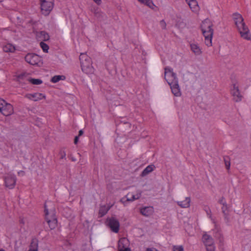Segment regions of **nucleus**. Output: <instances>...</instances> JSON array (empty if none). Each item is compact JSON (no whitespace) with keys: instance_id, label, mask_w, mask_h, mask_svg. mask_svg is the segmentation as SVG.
<instances>
[{"instance_id":"48","label":"nucleus","mask_w":251,"mask_h":251,"mask_svg":"<svg viewBox=\"0 0 251 251\" xmlns=\"http://www.w3.org/2000/svg\"><path fill=\"white\" fill-rule=\"evenodd\" d=\"M140 2H143V0H137Z\"/></svg>"},{"instance_id":"46","label":"nucleus","mask_w":251,"mask_h":251,"mask_svg":"<svg viewBox=\"0 0 251 251\" xmlns=\"http://www.w3.org/2000/svg\"><path fill=\"white\" fill-rule=\"evenodd\" d=\"M83 133V131L82 130H80L78 132V136H81Z\"/></svg>"},{"instance_id":"15","label":"nucleus","mask_w":251,"mask_h":251,"mask_svg":"<svg viewBox=\"0 0 251 251\" xmlns=\"http://www.w3.org/2000/svg\"><path fill=\"white\" fill-rule=\"evenodd\" d=\"M36 38L41 42L47 41L50 39L49 34L45 31H41L36 33Z\"/></svg>"},{"instance_id":"26","label":"nucleus","mask_w":251,"mask_h":251,"mask_svg":"<svg viewBox=\"0 0 251 251\" xmlns=\"http://www.w3.org/2000/svg\"><path fill=\"white\" fill-rule=\"evenodd\" d=\"M4 51L6 52H14L15 50L14 46L11 44H7L3 47Z\"/></svg>"},{"instance_id":"13","label":"nucleus","mask_w":251,"mask_h":251,"mask_svg":"<svg viewBox=\"0 0 251 251\" xmlns=\"http://www.w3.org/2000/svg\"><path fill=\"white\" fill-rule=\"evenodd\" d=\"M15 179L11 175H7L5 178V186L8 189H13L14 187Z\"/></svg>"},{"instance_id":"40","label":"nucleus","mask_w":251,"mask_h":251,"mask_svg":"<svg viewBox=\"0 0 251 251\" xmlns=\"http://www.w3.org/2000/svg\"><path fill=\"white\" fill-rule=\"evenodd\" d=\"M218 202L222 205H224L225 204H226V199L224 197H222L219 200Z\"/></svg>"},{"instance_id":"20","label":"nucleus","mask_w":251,"mask_h":251,"mask_svg":"<svg viewBox=\"0 0 251 251\" xmlns=\"http://www.w3.org/2000/svg\"><path fill=\"white\" fill-rule=\"evenodd\" d=\"M190 48L192 51L196 55L201 54L202 51L198 44H190Z\"/></svg>"},{"instance_id":"36","label":"nucleus","mask_w":251,"mask_h":251,"mask_svg":"<svg viewBox=\"0 0 251 251\" xmlns=\"http://www.w3.org/2000/svg\"><path fill=\"white\" fill-rule=\"evenodd\" d=\"M173 251H184L182 246H174Z\"/></svg>"},{"instance_id":"27","label":"nucleus","mask_w":251,"mask_h":251,"mask_svg":"<svg viewBox=\"0 0 251 251\" xmlns=\"http://www.w3.org/2000/svg\"><path fill=\"white\" fill-rule=\"evenodd\" d=\"M66 79V76L63 75H56L51 77L50 82L52 83H57L59 81L62 80H64Z\"/></svg>"},{"instance_id":"7","label":"nucleus","mask_w":251,"mask_h":251,"mask_svg":"<svg viewBox=\"0 0 251 251\" xmlns=\"http://www.w3.org/2000/svg\"><path fill=\"white\" fill-rule=\"evenodd\" d=\"M14 112L13 106L5 100L0 99V113L5 116H8Z\"/></svg>"},{"instance_id":"34","label":"nucleus","mask_w":251,"mask_h":251,"mask_svg":"<svg viewBox=\"0 0 251 251\" xmlns=\"http://www.w3.org/2000/svg\"><path fill=\"white\" fill-rule=\"evenodd\" d=\"M40 46L44 52H47L48 51L49 47L46 43L44 42H41L40 43Z\"/></svg>"},{"instance_id":"47","label":"nucleus","mask_w":251,"mask_h":251,"mask_svg":"<svg viewBox=\"0 0 251 251\" xmlns=\"http://www.w3.org/2000/svg\"><path fill=\"white\" fill-rule=\"evenodd\" d=\"M70 159H71V160H72V161L75 162V161H76V159H75L74 157H70Z\"/></svg>"},{"instance_id":"37","label":"nucleus","mask_w":251,"mask_h":251,"mask_svg":"<svg viewBox=\"0 0 251 251\" xmlns=\"http://www.w3.org/2000/svg\"><path fill=\"white\" fill-rule=\"evenodd\" d=\"M206 247V251H215V246L214 244L207 246Z\"/></svg>"},{"instance_id":"19","label":"nucleus","mask_w":251,"mask_h":251,"mask_svg":"<svg viewBox=\"0 0 251 251\" xmlns=\"http://www.w3.org/2000/svg\"><path fill=\"white\" fill-rule=\"evenodd\" d=\"M190 197H186L185 200L182 201H178L176 202V203L181 208H188L190 206Z\"/></svg>"},{"instance_id":"11","label":"nucleus","mask_w":251,"mask_h":251,"mask_svg":"<svg viewBox=\"0 0 251 251\" xmlns=\"http://www.w3.org/2000/svg\"><path fill=\"white\" fill-rule=\"evenodd\" d=\"M25 98L29 100L34 101H38L42 99H45L46 96L44 94L41 93H34L33 94H26L25 95Z\"/></svg>"},{"instance_id":"10","label":"nucleus","mask_w":251,"mask_h":251,"mask_svg":"<svg viewBox=\"0 0 251 251\" xmlns=\"http://www.w3.org/2000/svg\"><path fill=\"white\" fill-rule=\"evenodd\" d=\"M129 245L130 242L127 238H120L118 243V251H131Z\"/></svg>"},{"instance_id":"45","label":"nucleus","mask_w":251,"mask_h":251,"mask_svg":"<svg viewBox=\"0 0 251 251\" xmlns=\"http://www.w3.org/2000/svg\"><path fill=\"white\" fill-rule=\"evenodd\" d=\"M146 251H157L155 249L147 248Z\"/></svg>"},{"instance_id":"28","label":"nucleus","mask_w":251,"mask_h":251,"mask_svg":"<svg viewBox=\"0 0 251 251\" xmlns=\"http://www.w3.org/2000/svg\"><path fill=\"white\" fill-rule=\"evenodd\" d=\"M27 80L30 83L33 85H40L43 83L42 80L39 78L29 77Z\"/></svg>"},{"instance_id":"33","label":"nucleus","mask_w":251,"mask_h":251,"mask_svg":"<svg viewBox=\"0 0 251 251\" xmlns=\"http://www.w3.org/2000/svg\"><path fill=\"white\" fill-rule=\"evenodd\" d=\"M25 218H24L23 217H19V224L21 226V229H20V230L22 231V229L23 228V230L25 231Z\"/></svg>"},{"instance_id":"12","label":"nucleus","mask_w":251,"mask_h":251,"mask_svg":"<svg viewBox=\"0 0 251 251\" xmlns=\"http://www.w3.org/2000/svg\"><path fill=\"white\" fill-rule=\"evenodd\" d=\"M231 93L235 102H239L242 100V96L241 95L239 88L236 84H233V89L232 90Z\"/></svg>"},{"instance_id":"31","label":"nucleus","mask_w":251,"mask_h":251,"mask_svg":"<svg viewBox=\"0 0 251 251\" xmlns=\"http://www.w3.org/2000/svg\"><path fill=\"white\" fill-rule=\"evenodd\" d=\"M137 198H136V196L135 195H132L131 197L129 198H127L126 200H125L124 198H122L121 199L120 201L123 203L124 205H126V202L127 201H133L135 200H136Z\"/></svg>"},{"instance_id":"21","label":"nucleus","mask_w":251,"mask_h":251,"mask_svg":"<svg viewBox=\"0 0 251 251\" xmlns=\"http://www.w3.org/2000/svg\"><path fill=\"white\" fill-rule=\"evenodd\" d=\"M155 168V166L153 164H151L147 166L142 172L140 176L142 177L146 176L149 173L152 172Z\"/></svg>"},{"instance_id":"9","label":"nucleus","mask_w":251,"mask_h":251,"mask_svg":"<svg viewBox=\"0 0 251 251\" xmlns=\"http://www.w3.org/2000/svg\"><path fill=\"white\" fill-rule=\"evenodd\" d=\"M105 224L113 232L116 233L119 232L120 223L116 218L114 217L107 218Z\"/></svg>"},{"instance_id":"39","label":"nucleus","mask_w":251,"mask_h":251,"mask_svg":"<svg viewBox=\"0 0 251 251\" xmlns=\"http://www.w3.org/2000/svg\"><path fill=\"white\" fill-rule=\"evenodd\" d=\"M26 24V22H25L23 20H21L19 17H17V24H18L19 25L23 26L24 24Z\"/></svg>"},{"instance_id":"23","label":"nucleus","mask_w":251,"mask_h":251,"mask_svg":"<svg viewBox=\"0 0 251 251\" xmlns=\"http://www.w3.org/2000/svg\"><path fill=\"white\" fill-rule=\"evenodd\" d=\"M28 251H38V241L36 239L31 240Z\"/></svg>"},{"instance_id":"42","label":"nucleus","mask_w":251,"mask_h":251,"mask_svg":"<svg viewBox=\"0 0 251 251\" xmlns=\"http://www.w3.org/2000/svg\"><path fill=\"white\" fill-rule=\"evenodd\" d=\"M142 192L140 191L138 193L136 194V195H135L136 196V198H137V200H138L140 199V198L141 196Z\"/></svg>"},{"instance_id":"22","label":"nucleus","mask_w":251,"mask_h":251,"mask_svg":"<svg viewBox=\"0 0 251 251\" xmlns=\"http://www.w3.org/2000/svg\"><path fill=\"white\" fill-rule=\"evenodd\" d=\"M222 213L224 214L225 219L226 221L227 222H229V207L228 205L225 204L224 205H222V207H221Z\"/></svg>"},{"instance_id":"30","label":"nucleus","mask_w":251,"mask_h":251,"mask_svg":"<svg viewBox=\"0 0 251 251\" xmlns=\"http://www.w3.org/2000/svg\"><path fill=\"white\" fill-rule=\"evenodd\" d=\"M224 161L225 162V166L227 170L230 169V159L229 156H225L224 157Z\"/></svg>"},{"instance_id":"32","label":"nucleus","mask_w":251,"mask_h":251,"mask_svg":"<svg viewBox=\"0 0 251 251\" xmlns=\"http://www.w3.org/2000/svg\"><path fill=\"white\" fill-rule=\"evenodd\" d=\"M203 209L205 211L208 217L212 220V219L213 218L212 217V212L210 207L208 205H204Z\"/></svg>"},{"instance_id":"4","label":"nucleus","mask_w":251,"mask_h":251,"mask_svg":"<svg viewBox=\"0 0 251 251\" xmlns=\"http://www.w3.org/2000/svg\"><path fill=\"white\" fill-rule=\"evenodd\" d=\"M213 26L212 22L208 19H206L202 21L201 25V28L205 38V44L207 47H211L212 45Z\"/></svg>"},{"instance_id":"1","label":"nucleus","mask_w":251,"mask_h":251,"mask_svg":"<svg viewBox=\"0 0 251 251\" xmlns=\"http://www.w3.org/2000/svg\"><path fill=\"white\" fill-rule=\"evenodd\" d=\"M44 217L51 230L54 229L57 226V218L54 203L51 201H45L44 203Z\"/></svg>"},{"instance_id":"49","label":"nucleus","mask_w":251,"mask_h":251,"mask_svg":"<svg viewBox=\"0 0 251 251\" xmlns=\"http://www.w3.org/2000/svg\"><path fill=\"white\" fill-rule=\"evenodd\" d=\"M124 124H129V123L128 122H125Z\"/></svg>"},{"instance_id":"29","label":"nucleus","mask_w":251,"mask_h":251,"mask_svg":"<svg viewBox=\"0 0 251 251\" xmlns=\"http://www.w3.org/2000/svg\"><path fill=\"white\" fill-rule=\"evenodd\" d=\"M142 4H143L153 9L155 5L154 4L152 0H143V2H140Z\"/></svg>"},{"instance_id":"8","label":"nucleus","mask_w":251,"mask_h":251,"mask_svg":"<svg viewBox=\"0 0 251 251\" xmlns=\"http://www.w3.org/2000/svg\"><path fill=\"white\" fill-rule=\"evenodd\" d=\"M54 1V0H40L41 10L43 15H49L53 8Z\"/></svg>"},{"instance_id":"2","label":"nucleus","mask_w":251,"mask_h":251,"mask_svg":"<svg viewBox=\"0 0 251 251\" xmlns=\"http://www.w3.org/2000/svg\"><path fill=\"white\" fill-rule=\"evenodd\" d=\"M165 79L170 85L172 93L176 97L181 96L180 88L176 74L171 68H165Z\"/></svg>"},{"instance_id":"25","label":"nucleus","mask_w":251,"mask_h":251,"mask_svg":"<svg viewBox=\"0 0 251 251\" xmlns=\"http://www.w3.org/2000/svg\"><path fill=\"white\" fill-rule=\"evenodd\" d=\"M213 224L214 225V228L213 229L214 234L215 233L222 232V230L220 224H218L215 219H212Z\"/></svg>"},{"instance_id":"5","label":"nucleus","mask_w":251,"mask_h":251,"mask_svg":"<svg viewBox=\"0 0 251 251\" xmlns=\"http://www.w3.org/2000/svg\"><path fill=\"white\" fill-rule=\"evenodd\" d=\"M82 71L86 74H92L94 72V68L92 66V59L86 53H81L79 55Z\"/></svg>"},{"instance_id":"51","label":"nucleus","mask_w":251,"mask_h":251,"mask_svg":"<svg viewBox=\"0 0 251 251\" xmlns=\"http://www.w3.org/2000/svg\"><path fill=\"white\" fill-rule=\"evenodd\" d=\"M17 77H19V78H20V76H17Z\"/></svg>"},{"instance_id":"18","label":"nucleus","mask_w":251,"mask_h":251,"mask_svg":"<svg viewBox=\"0 0 251 251\" xmlns=\"http://www.w3.org/2000/svg\"><path fill=\"white\" fill-rule=\"evenodd\" d=\"M191 10L196 12L199 10V5L196 0H185Z\"/></svg>"},{"instance_id":"44","label":"nucleus","mask_w":251,"mask_h":251,"mask_svg":"<svg viewBox=\"0 0 251 251\" xmlns=\"http://www.w3.org/2000/svg\"><path fill=\"white\" fill-rule=\"evenodd\" d=\"M98 5H100L101 4V0H93Z\"/></svg>"},{"instance_id":"3","label":"nucleus","mask_w":251,"mask_h":251,"mask_svg":"<svg viewBox=\"0 0 251 251\" xmlns=\"http://www.w3.org/2000/svg\"><path fill=\"white\" fill-rule=\"evenodd\" d=\"M232 17L241 37L247 40H251V34L248 26L244 21L242 16L238 13H235L233 14Z\"/></svg>"},{"instance_id":"41","label":"nucleus","mask_w":251,"mask_h":251,"mask_svg":"<svg viewBox=\"0 0 251 251\" xmlns=\"http://www.w3.org/2000/svg\"><path fill=\"white\" fill-rule=\"evenodd\" d=\"M160 25L162 29H165L166 28V24L164 20H162L160 21Z\"/></svg>"},{"instance_id":"43","label":"nucleus","mask_w":251,"mask_h":251,"mask_svg":"<svg viewBox=\"0 0 251 251\" xmlns=\"http://www.w3.org/2000/svg\"><path fill=\"white\" fill-rule=\"evenodd\" d=\"M78 139H79V136H76L74 139V144L75 145H76L77 144V143L78 142Z\"/></svg>"},{"instance_id":"14","label":"nucleus","mask_w":251,"mask_h":251,"mask_svg":"<svg viewBox=\"0 0 251 251\" xmlns=\"http://www.w3.org/2000/svg\"><path fill=\"white\" fill-rule=\"evenodd\" d=\"M153 211L152 206H146L140 209V213L145 217H150L153 214Z\"/></svg>"},{"instance_id":"17","label":"nucleus","mask_w":251,"mask_h":251,"mask_svg":"<svg viewBox=\"0 0 251 251\" xmlns=\"http://www.w3.org/2000/svg\"><path fill=\"white\" fill-rule=\"evenodd\" d=\"M214 237L216 239L219 241V247L220 249H223L224 246V237L223 235V234L222 232L220 233H215L214 234Z\"/></svg>"},{"instance_id":"35","label":"nucleus","mask_w":251,"mask_h":251,"mask_svg":"<svg viewBox=\"0 0 251 251\" xmlns=\"http://www.w3.org/2000/svg\"><path fill=\"white\" fill-rule=\"evenodd\" d=\"M59 155L60 156V159H66V153L64 149H61L59 152Z\"/></svg>"},{"instance_id":"38","label":"nucleus","mask_w":251,"mask_h":251,"mask_svg":"<svg viewBox=\"0 0 251 251\" xmlns=\"http://www.w3.org/2000/svg\"><path fill=\"white\" fill-rule=\"evenodd\" d=\"M111 65H112V63H111L110 62L107 61L105 63V68L107 69V70L110 73V72L112 70L111 67L110 66Z\"/></svg>"},{"instance_id":"16","label":"nucleus","mask_w":251,"mask_h":251,"mask_svg":"<svg viewBox=\"0 0 251 251\" xmlns=\"http://www.w3.org/2000/svg\"><path fill=\"white\" fill-rule=\"evenodd\" d=\"M202 241L205 247L214 244L213 238L206 233L203 234Z\"/></svg>"},{"instance_id":"50","label":"nucleus","mask_w":251,"mask_h":251,"mask_svg":"<svg viewBox=\"0 0 251 251\" xmlns=\"http://www.w3.org/2000/svg\"><path fill=\"white\" fill-rule=\"evenodd\" d=\"M0 251H5L4 250L1 249V250H0Z\"/></svg>"},{"instance_id":"6","label":"nucleus","mask_w":251,"mask_h":251,"mask_svg":"<svg viewBox=\"0 0 251 251\" xmlns=\"http://www.w3.org/2000/svg\"><path fill=\"white\" fill-rule=\"evenodd\" d=\"M25 61L31 65L41 67L43 64L42 57L34 53H28L25 56Z\"/></svg>"},{"instance_id":"24","label":"nucleus","mask_w":251,"mask_h":251,"mask_svg":"<svg viewBox=\"0 0 251 251\" xmlns=\"http://www.w3.org/2000/svg\"><path fill=\"white\" fill-rule=\"evenodd\" d=\"M109 207H107L106 205H102L100 207L99 210V217L101 218L107 214L109 210Z\"/></svg>"}]
</instances>
